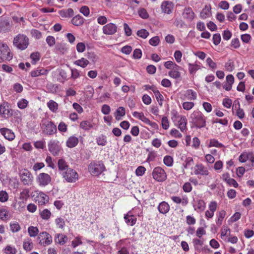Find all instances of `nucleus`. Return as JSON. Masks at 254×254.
Instances as JSON below:
<instances>
[{"instance_id":"obj_16","label":"nucleus","mask_w":254,"mask_h":254,"mask_svg":"<svg viewBox=\"0 0 254 254\" xmlns=\"http://www.w3.org/2000/svg\"><path fill=\"white\" fill-rule=\"evenodd\" d=\"M45 126V132L48 135H53L57 132V127L55 124L50 121H47L44 124Z\"/></svg>"},{"instance_id":"obj_27","label":"nucleus","mask_w":254,"mask_h":254,"mask_svg":"<svg viewBox=\"0 0 254 254\" xmlns=\"http://www.w3.org/2000/svg\"><path fill=\"white\" fill-rule=\"evenodd\" d=\"M49 72V70L44 68H38L34 70H32L30 72V74L32 77H37L40 75H46Z\"/></svg>"},{"instance_id":"obj_42","label":"nucleus","mask_w":254,"mask_h":254,"mask_svg":"<svg viewBox=\"0 0 254 254\" xmlns=\"http://www.w3.org/2000/svg\"><path fill=\"white\" fill-rule=\"evenodd\" d=\"M10 229L13 233H16L20 231L21 227L17 222H11L10 223Z\"/></svg>"},{"instance_id":"obj_20","label":"nucleus","mask_w":254,"mask_h":254,"mask_svg":"<svg viewBox=\"0 0 254 254\" xmlns=\"http://www.w3.org/2000/svg\"><path fill=\"white\" fill-rule=\"evenodd\" d=\"M79 142V139L75 135L69 136L66 141L65 144L68 148L75 147Z\"/></svg>"},{"instance_id":"obj_51","label":"nucleus","mask_w":254,"mask_h":254,"mask_svg":"<svg viewBox=\"0 0 254 254\" xmlns=\"http://www.w3.org/2000/svg\"><path fill=\"white\" fill-rule=\"evenodd\" d=\"M136 34L138 36L143 39H146L149 35V32L144 29L138 30Z\"/></svg>"},{"instance_id":"obj_41","label":"nucleus","mask_w":254,"mask_h":254,"mask_svg":"<svg viewBox=\"0 0 254 254\" xmlns=\"http://www.w3.org/2000/svg\"><path fill=\"white\" fill-rule=\"evenodd\" d=\"M143 123L145 124L148 125L151 127L153 128L156 129L158 128V125L155 123L150 121L148 118H147L145 116H143L142 120Z\"/></svg>"},{"instance_id":"obj_25","label":"nucleus","mask_w":254,"mask_h":254,"mask_svg":"<svg viewBox=\"0 0 254 254\" xmlns=\"http://www.w3.org/2000/svg\"><path fill=\"white\" fill-rule=\"evenodd\" d=\"M11 25L9 21L6 19L0 20V31L6 32L10 29Z\"/></svg>"},{"instance_id":"obj_22","label":"nucleus","mask_w":254,"mask_h":254,"mask_svg":"<svg viewBox=\"0 0 254 254\" xmlns=\"http://www.w3.org/2000/svg\"><path fill=\"white\" fill-rule=\"evenodd\" d=\"M36 198V201L41 205L45 204L49 201V196L43 192H40L38 193Z\"/></svg>"},{"instance_id":"obj_21","label":"nucleus","mask_w":254,"mask_h":254,"mask_svg":"<svg viewBox=\"0 0 254 254\" xmlns=\"http://www.w3.org/2000/svg\"><path fill=\"white\" fill-rule=\"evenodd\" d=\"M58 167L61 175L62 174V172H65L70 168L67 162H66L64 158L59 159L58 161Z\"/></svg>"},{"instance_id":"obj_53","label":"nucleus","mask_w":254,"mask_h":254,"mask_svg":"<svg viewBox=\"0 0 254 254\" xmlns=\"http://www.w3.org/2000/svg\"><path fill=\"white\" fill-rule=\"evenodd\" d=\"M92 127L90 123L87 121H82L80 124V127L84 130H89Z\"/></svg>"},{"instance_id":"obj_13","label":"nucleus","mask_w":254,"mask_h":254,"mask_svg":"<svg viewBox=\"0 0 254 254\" xmlns=\"http://www.w3.org/2000/svg\"><path fill=\"white\" fill-rule=\"evenodd\" d=\"M174 3L170 1H164L162 2L161 9L163 12L166 14H171L174 8Z\"/></svg>"},{"instance_id":"obj_28","label":"nucleus","mask_w":254,"mask_h":254,"mask_svg":"<svg viewBox=\"0 0 254 254\" xmlns=\"http://www.w3.org/2000/svg\"><path fill=\"white\" fill-rule=\"evenodd\" d=\"M84 22V19L79 14L75 15L71 20V23L76 26H80Z\"/></svg>"},{"instance_id":"obj_43","label":"nucleus","mask_w":254,"mask_h":254,"mask_svg":"<svg viewBox=\"0 0 254 254\" xmlns=\"http://www.w3.org/2000/svg\"><path fill=\"white\" fill-rule=\"evenodd\" d=\"M225 69L229 72H231L235 69L234 63L231 60H229L225 64Z\"/></svg>"},{"instance_id":"obj_50","label":"nucleus","mask_w":254,"mask_h":254,"mask_svg":"<svg viewBox=\"0 0 254 254\" xmlns=\"http://www.w3.org/2000/svg\"><path fill=\"white\" fill-rule=\"evenodd\" d=\"M194 106V103L192 102L186 101L182 104V107L185 110L189 111L191 110Z\"/></svg>"},{"instance_id":"obj_23","label":"nucleus","mask_w":254,"mask_h":254,"mask_svg":"<svg viewBox=\"0 0 254 254\" xmlns=\"http://www.w3.org/2000/svg\"><path fill=\"white\" fill-rule=\"evenodd\" d=\"M157 209L160 213L166 214L169 211L170 207L167 202L163 201L159 204Z\"/></svg>"},{"instance_id":"obj_60","label":"nucleus","mask_w":254,"mask_h":254,"mask_svg":"<svg viewBox=\"0 0 254 254\" xmlns=\"http://www.w3.org/2000/svg\"><path fill=\"white\" fill-rule=\"evenodd\" d=\"M217 208V203L216 201H211L208 204V210L215 212Z\"/></svg>"},{"instance_id":"obj_15","label":"nucleus","mask_w":254,"mask_h":254,"mask_svg":"<svg viewBox=\"0 0 254 254\" xmlns=\"http://www.w3.org/2000/svg\"><path fill=\"white\" fill-rule=\"evenodd\" d=\"M197 93L192 89L186 90L183 94V99L184 100L194 101L197 99Z\"/></svg>"},{"instance_id":"obj_54","label":"nucleus","mask_w":254,"mask_h":254,"mask_svg":"<svg viewBox=\"0 0 254 254\" xmlns=\"http://www.w3.org/2000/svg\"><path fill=\"white\" fill-rule=\"evenodd\" d=\"M96 141L98 145L104 146L106 144V137L103 135L99 136L96 138Z\"/></svg>"},{"instance_id":"obj_34","label":"nucleus","mask_w":254,"mask_h":254,"mask_svg":"<svg viewBox=\"0 0 254 254\" xmlns=\"http://www.w3.org/2000/svg\"><path fill=\"white\" fill-rule=\"evenodd\" d=\"M215 147L217 148H224L225 146L221 143L219 142L216 139L213 138L209 140V143L208 145V147L210 148Z\"/></svg>"},{"instance_id":"obj_24","label":"nucleus","mask_w":254,"mask_h":254,"mask_svg":"<svg viewBox=\"0 0 254 254\" xmlns=\"http://www.w3.org/2000/svg\"><path fill=\"white\" fill-rule=\"evenodd\" d=\"M231 235V230L227 226L224 225L220 230V238L226 241Z\"/></svg>"},{"instance_id":"obj_2","label":"nucleus","mask_w":254,"mask_h":254,"mask_svg":"<svg viewBox=\"0 0 254 254\" xmlns=\"http://www.w3.org/2000/svg\"><path fill=\"white\" fill-rule=\"evenodd\" d=\"M13 44L18 49L24 50L28 47L29 41L28 38L25 35L18 34L14 38Z\"/></svg>"},{"instance_id":"obj_36","label":"nucleus","mask_w":254,"mask_h":254,"mask_svg":"<svg viewBox=\"0 0 254 254\" xmlns=\"http://www.w3.org/2000/svg\"><path fill=\"white\" fill-rule=\"evenodd\" d=\"M189 65V71L190 74H194L200 68V66L199 65L197 64L196 63L194 64H190L189 63L188 64Z\"/></svg>"},{"instance_id":"obj_11","label":"nucleus","mask_w":254,"mask_h":254,"mask_svg":"<svg viewBox=\"0 0 254 254\" xmlns=\"http://www.w3.org/2000/svg\"><path fill=\"white\" fill-rule=\"evenodd\" d=\"M36 181L41 187H45L51 182V177L47 173H41L36 177Z\"/></svg>"},{"instance_id":"obj_37","label":"nucleus","mask_w":254,"mask_h":254,"mask_svg":"<svg viewBox=\"0 0 254 254\" xmlns=\"http://www.w3.org/2000/svg\"><path fill=\"white\" fill-rule=\"evenodd\" d=\"M125 108L123 107H120L118 108L116 112L115 113V116L117 120H120L122 117L125 115Z\"/></svg>"},{"instance_id":"obj_3","label":"nucleus","mask_w":254,"mask_h":254,"mask_svg":"<svg viewBox=\"0 0 254 254\" xmlns=\"http://www.w3.org/2000/svg\"><path fill=\"white\" fill-rule=\"evenodd\" d=\"M105 169V166L101 161L91 162L88 166L89 172L94 176H99Z\"/></svg>"},{"instance_id":"obj_8","label":"nucleus","mask_w":254,"mask_h":254,"mask_svg":"<svg viewBox=\"0 0 254 254\" xmlns=\"http://www.w3.org/2000/svg\"><path fill=\"white\" fill-rule=\"evenodd\" d=\"M13 110L9 107L8 102L3 101L0 104V116L4 119H8L13 116Z\"/></svg>"},{"instance_id":"obj_12","label":"nucleus","mask_w":254,"mask_h":254,"mask_svg":"<svg viewBox=\"0 0 254 254\" xmlns=\"http://www.w3.org/2000/svg\"><path fill=\"white\" fill-rule=\"evenodd\" d=\"M129 243L130 242L128 239L121 240L117 244V246L120 250L118 252L117 254H129V251L126 247V246H127Z\"/></svg>"},{"instance_id":"obj_45","label":"nucleus","mask_w":254,"mask_h":254,"mask_svg":"<svg viewBox=\"0 0 254 254\" xmlns=\"http://www.w3.org/2000/svg\"><path fill=\"white\" fill-rule=\"evenodd\" d=\"M226 212L222 210H221L218 214L217 219L216 221V223L218 225H221L222 224L223 220L225 216Z\"/></svg>"},{"instance_id":"obj_31","label":"nucleus","mask_w":254,"mask_h":254,"mask_svg":"<svg viewBox=\"0 0 254 254\" xmlns=\"http://www.w3.org/2000/svg\"><path fill=\"white\" fill-rule=\"evenodd\" d=\"M180 66L177 65V67L176 68L174 67L170 71H169V75L174 79H177L181 77V73L179 71Z\"/></svg>"},{"instance_id":"obj_47","label":"nucleus","mask_w":254,"mask_h":254,"mask_svg":"<svg viewBox=\"0 0 254 254\" xmlns=\"http://www.w3.org/2000/svg\"><path fill=\"white\" fill-rule=\"evenodd\" d=\"M173 158L169 155H166L164 157L163 162L165 165L168 167H171L173 164Z\"/></svg>"},{"instance_id":"obj_10","label":"nucleus","mask_w":254,"mask_h":254,"mask_svg":"<svg viewBox=\"0 0 254 254\" xmlns=\"http://www.w3.org/2000/svg\"><path fill=\"white\" fill-rule=\"evenodd\" d=\"M37 239L38 243L44 247L50 245L53 241L52 236L47 232H41Z\"/></svg>"},{"instance_id":"obj_6","label":"nucleus","mask_w":254,"mask_h":254,"mask_svg":"<svg viewBox=\"0 0 254 254\" xmlns=\"http://www.w3.org/2000/svg\"><path fill=\"white\" fill-rule=\"evenodd\" d=\"M48 147L49 151L54 156H58L63 151L62 146L57 140H51L48 144Z\"/></svg>"},{"instance_id":"obj_4","label":"nucleus","mask_w":254,"mask_h":254,"mask_svg":"<svg viewBox=\"0 0 254 254\" xmlns=\"http://www.w3.org/2000/svg\"><path fill=\"white\" fill-rule=\"evenodd\" d=\"M61 175L67 183H74L77 181L79 179V176L76 171L71 168L65 172H62Z\"/></svg>"},{"instance_id":"obj_17","label":"nucleus","mask_w":254,"mask_h":254,"mask_svg":"<svg viewBox=\"0 0 254 254\" xmlns=\"http://www.w3.org/2000/svg\"><path fill=\"white\" fill-rule=\"evenodd\" d=\"M194 174L195 175L207 176L209 174V171L207 168L202 164H199L195 166Z\"/></svg>"},{"instance_id":"obj_62","label":"nucleus","mask_w":254,"mask_h":254,"mask_svg":"<svg viewBox=\"0 0 254 254\" xmlns=\"http://www.w3.org/2000/svg\"><path fill=\"white\" fill-rule=\"evenodd\" d=\"M213 42L215 45H218L221 42V38L219 33H216L213 35Z\"/></svg>"},{"instance_id":"obj_61","label":"nucleus","mask_w":254,"mask_h":254,"mask_svg":"<svg viewBox=\"0 0 254 254\" xmlns=\"http://www.w3.org/2000/svg\"><path fill=\"white\" fill-rule=\"evenodd\" d=\"M146 171V169L144 166H140L137 168L135 170V174L137 176H142Z\"/></svg>"},{"instance_id":"obj_39","label":"nucleus","mask_w":254,"mask_h":254,"mask_svg":"<svg viewBox=\"0 0 254 254\" xmlns=\"http://www.w3.org/2000/svg\"><path fill=\"white\" fill-rule=\"evenodd\" d=\"M74 64L84 68L89 64V61L86 59L82 58L80 59L75 61L74 62Z\"/></svg>"},{"instance_id":"obj_59","label":"nucleus","mask_w":254,"mask_h":254,"mask_svg":"<svg viewBox=\"0 0 254 254\" xmlns=\"http://www.w3.org/2000/svg\"><path fill=\"white\" fill-rule=\"evenodd\" d=\"M206 62L208 66L212 69H215L217 68L216 64L213 61L211 58L208 57L206 59Z\"/></svg>"},{"instance_id":"obj_49","label":"nucleus","mask_w":254,"mask_h":254,"mask_svg":"<svg viewBox=\"0 0 254 254\" xmlns=\"http://www.w3.org/2000/svg\"><path fill=\"white\" fill-rule=\"evenodd\" d=\"M57 238L58 239L57 242L61 245L64 244L67 240V236L64 234H57Z\"/></svg>"},{"instance_id":"obj_46","label":"nucleus","mask_w":254,"mask_h":254,"mask_svg":"<svg viewBox=\"0 0 254 254\" xmlns=\"http://www.w3.org/2000/svg\"><path fill=\"white\" fill-rule=\"evenodd\" d=\"M55 223L58 228L63 229L65 225V221L62 217H58L55 219Z\"/></svg>"},{"instance_id":"obj_64","label":"nucleus","mask_w":254,"mask_h":254,"mask_svg":"<svg viewBox=\"0 0 254 254\" xmlns=\"http://www.w3.org/2000/svg\"><path fill=\"white\" fill-rule=\"evenodd\" d=\"M16 250L13 247L7 246L5 249V253L6 254H15Z\"/></svg>"},{"instance_id":"obj_55","label":"nucleus","mask_w":254,"mask_h":254,"mask_svg":"<svg viewBox=\"0 0 254 254\" xmlns=\"http://www.w3.org/2000/svg\"><path fill=\"white\" fill-rule=\"evenodd\" d=\"M86 56L88 59L94 63L96 62L98 59V56L94 52H88L87 53Z\"/></svg>"},{"instance_id":"obj_35","label":"nucleus","mask_w":254,"mask_h":254,"mask_svg":"<svg viewBox=\"0 0 254 254\" xmlns=\"http://www.w3.org/2000/svg\"><path fill=\"white\" fill-rule=\"evenodd\" d=\"M47 106L51 111L56 113L58 109V104L54 100H51L47 103Z\"/></svg>"},{"instance_id":"obj_26","label":"nucleus","mask_w":254,"mask_h":254,"mask_svg":"<svg viewBox=\"0 0 254 254\" xmlns=\"http://www.w3.org/2000/svg\"><path fill=\"white\" fill-rule=\"evenodd\" d=\"M180 119L178 121V127L181 131L185 132L187 130V119L185 116L179 117Z\"/></svg>"},{"instance_id":"obj_56","label":"nucleus","mask_w":254,"mask_h":254,"mask_svg":"<svg viewBox=\"0 0 254 254\" xmlns=\"http://www.w3.org/2000/svg\"><path fill=\"white\" fill-rule=\"evenodd\" d=\"M32 64H35L40 60V54L38 52L32 53L30 55Z\"/></svg>"},{"instance_id":"obj_29","label":"nucleus","mask_w":254,"mask_h":254,"mask_svg":"<svg viewBox=\"0 0 254 254\" xmlns=\"http://www.w3.org/2000/svg\"><path fill=\"white\" fill-rule=\"evenodd\" d=\"M183 16L185 18L189 20H192L194 18V13L190 7L186 8L183 13Z\"/></svg>"},{"instance_id":"obj_19","label":"nucleus","mask_w":254,"mask_h":254,"mask_svg":"<svg viewBox=\"0 0 254 254\" xmlns=\"http://www.w3.org/2000/svg\"><path fill=\"white\" fill-rule=\"evenodd\" d=\"M0 131L6 139L11 141L15 138L14 132L10 129L5 127L1 128L0 129Z\"/></svg>"},{"instance_id":"obj_7","label":"nucleus","mask_w":254,"mask_h":254,"mask_svg":"<svg viewBox=\"0 0 254 254\" xmlns=\"http://www.w3.org/2000/svg\"><path fill=\"white\" fill-rule=\"evenodd\" d=\"M20 180L23 185L29 186L32 183L33 177L27 169H22L19 173Z\"/></svg>"},{"instance_id":"obj_32","label":"nucleus","mask_w":254,"mask_h":254,"mask_svg":"<svg viewBox=\"0 0 254 254\" xmlns=\"http://www.w3.org/2000/svg\"><path fill=\"white\" fill-rule=\"evenodd\" d=\"M171 198L174 202L177 204L181 203L183 206H186L189 202L188 198L187 197L183 198L182 199L179 196H171Z\"/></svg>"},{"instance_id":"obj_38","label":"nucleus","mask_w":254,"mask_h":254,"mask_svg":"<svg viewBox=\"0 0 254 254\" xmlns=\"http://www.w3.org/2000/svg\"><path fill=\"white\" fill-rule=\"evenodd\" d=\"M23 249L26 251H31L33 247V244L29 238L25 239L23 242Z\"/></svg>"},{"instance_id":"obj_44","label":"nucleus","mask_w":254,"mask_h":254,"mask_svg":"<svg viewBox=\"0 0 254 254\" xmlns=\"http://www.w3.org/2000/svg\"><path fill=\"white\" fill-rule=\"evenodd\" d=\"M29 102L25 99H20L17 102V106L20 109H25L28 105Z\"/></svg>"},{"instance_id":"obj_58","label":"nucleus","mask_w":254,"mask_h":254,"mask_svg":"<svg viewBox=\"0 0 254 254\" xmlns=\"http://www.w3.org/2000/svg\"><path fill=\"white\" fill-rule=\"evenodd\" d=\"M46 41L50 47H53L56 43L55 38L52 36H48L46 39Z\"/></svg>"},{"instance_id":"obj_52","label":"nucleus","mask_w":254,"mask_h":254,"mask_svg":"<svg viewBox=\"0 0 254 254\" xmlns=\"http://www.w3.org/2000/svg\"><path fill=\"white\" fill-rule=\"evenodd\" d=\"M138 13L140 17L143 19H147L149 17V14L146 10L144 8H141L138 10Z\"/></svg>"},{"instance_id":"obj_30","label":"nucleus","mask_w":254,"mask_h":254,"mask_svg":"<svg viewBox=\"0 0 254 254\" xmlns=\"http://www.w3.org/2000/svg\"><path fill=\"white\" fill-rule=\"evenodd\" d=\"M60 15L63 18L71 17L74 15L73 10L69 8L67 9L61 10L59 11Z\"/></svg>"},{"instance_id":"obj_18","label":"nucleus","mask_w":254,"mask_h":254,"mask_svg":"<svg viewBox=\"0 0 254 254\" xmlns=\"http://www.w3.org/2000/svg\"><path fill=\"white\" fill-rule=\"evenodd\" d=\"M124 219L126 223L128 225L131 226L134 225L137 221L136 216L133 215L130 211H128L127 214L125 215Z\"/></svg>"},{"instance_id":"obj_33","label":"nucleus","mask_w":254,"mask_h":254,"mask_svg":"<svg viewBox=\"0 0 254 254\" xmlns=\"http://www.w3.org/2000/svg\"><path fill=\"white\" fill-rule=\"evenodd\" d=\"M39 215L42 219L47 221L51 218L52 213L49 209L45 208L40 211Z\"/></svg>"},{"instance_id":"obj_9","label":"nucleus","mask_w":254,"mask_h":254,"mask_svg":"<svg viewBox=\"0 0 254 254\" xmlns=\"http://www.w3.org/2000/svg\"><path fill=\"white\" fill-rule=\"evenodd\" d=\"M152 174L153 178L157 182H162L167 179L166 173L161 167L154 168Z\"/></svg>"},{"instance_id":"obj_1","label":"nucleus","mask_w":254,"mask_h":254,"mask_svg":"<svg viewBox=\"0 0 254 254\" xmlns=\"http://www.w3.org/2000/svg\"><path fill=\"white\" fill-rule=\"evenodd\" d=\"M190 119L192 124L197 128H200L206 126V118L199 111H194L190 115Z\"/></svg>"},{"instance_id":"obj_5","label":"nucleus","mask_w":254,"mask_h":254,"mask_svg":"<svg viewBox=\"0 0 254 254\" xmlns=\"http://www.w3.org/2000/svg\"><path fill=\"white\" fill-rule=\"evenodd\" d=\"M12 54L8 46L5 43L0 42V63L5 61H10Z\"/></svg>"},{"instance_id":"obj_57","label":"nucleus","mask_w":254,"mask_h":254,"mask_svg":"<svg viewBox=\"0 0 254 254\" xmlns=\"http://www.w3.org/2000/svg\"><path fill=\"white\" fill-rule=\"evenodd\" d=\"M8 215V212L5 208H0V219L2 220H5L7 219V217Z\"/></svg>"},{"instance_id":"obj_14","label":"nucleus","mask_w":254,"mask_h":254,"mask_svg":"<svg viewBox=\"0 0 254 254\" xmlns=\"http://www.w3.org/2000/svg\"><path fill=\"white\" fill-rule=\"evenodd\" d=\"M194 210L198 213L203 212L206 208V203L201 199H196L193 205Z\"/></svg>"},{"instance_id":"obj_48","label":"nucleus","mask_w":254,"mask_h":254,"mask_svg":"<svg viewBox=\"0 0 254 254\" xmlns=\"http://www.w3.org/2000/svg\"><path fill=\"white\" fill-rule=\"evenodd\" d=\"M235 108H237V105H235ZM236 115L240 119H243L245 117V113L243 109L240 108V104L238 102V109L236 111Z\"/></svg>"},{"instance_id":"obj_40","label":"nucleus","mask_w":254,"mask_h":254,"mask_svg":"<svg viewBox=\"0 0 254 254\" xmlns=\"http://www.w3.org/2000/svg\"><path fill=\"white\" fill-rule=\"evenodd\" d=\"M28 233L30 237H35L39 233V229L37 227L31 226L28 228Z\"/></svg>"},{"instance_id":"obj_63","label":"nucleus","mask_w":254,"mask_h":254,"mask_svg":"<svg viewBox=\"0 0 254 254\" xmlns=\"http://www.w3.org/2000/svg\"><path fill=\"white\" fill-rule=\"evenodd\" d=\"M31 34L32 37L37 39H39L42 37V33L37 29L31 30Z\"/></svg>"}]
</instances>
